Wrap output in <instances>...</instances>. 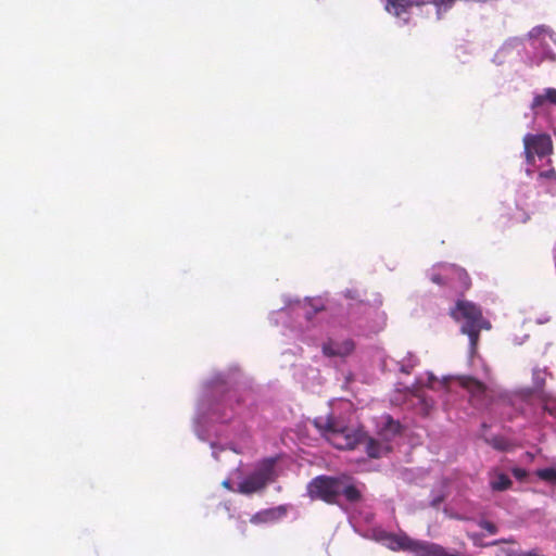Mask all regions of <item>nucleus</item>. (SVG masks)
I'll return each instance as SVG.
<instances>
[{
    "instance_id": "f257e3e1",
    "label": "nucleus",
    "mask_w": 556,
    "mask_h": 556,
    "mask_svg": "<svg viewBox=\"0 0 556 556\" xmlns=\"http://www.w3.org/2000/svg\"><path fill=\"white\" fill-rule=\"evenodd\" d=\"M450 315L454 320L463 323L460 331L468 336L471 353H475L481 330L491 328V324L483 317L480 306L467 300H458L451 308Z\"/></svg>"
},
{
    "instance_id": "f03ea898",
    "label": "nucleus",
    "mask_w": 556,
    "mask_h": 556,
    "mask_svg": "<svg viewBox=\"0 0 556 556\" xmlns=\"http://www.w3.org/2000/svg\"><path fill=\"white\" fill-rule=\"evenodd\" d=\"M317 428L323 430L328 440L339 450H353L362 444L365 433L349 428H340L333 418L315 420Z\"/></svg>"
},
{
    "instance_id": "7ed1b4c3",
    "label": "nucleus",
    "mask_w": 556,
    "mask_h": 556,
    "mask_svg": "<svg viewBox=\"0 0 556 556\" xmlns=\"http://www.w3.org/2000/svg\"><path fill=\"white\" fill-rule=\"evenodd\" d=\"M340 478L318 476L307 484V494L312 500H320L327 504H338L340 496Z\"/></svg>"
},
{
    "instance_id": "20e7f679",
    "label": "nucleus",
    "mask_w": 556,
    "mask_h": 556,
    "mask_svg": "<svg viewBox=\"0 0 556 556\" xmlns=\"http://www.w3.org/2000/svg\"><path fill=\"white\" fill-rule=\"evenodd\" d=\"M525 157L529 165H533L535 156L544 157L553 152V142L548 135L527 134L523 137Z\"/></svg>"
},
{
    "instance_id": "39448f33",
    "label": "nucleus",
    "mask_w": 556,
    "mask_h": 556,
    "mask_svg": "<svg viewBox=\"0 0 556 556\" xmlns=\"http://www.w3.org/2000/svg\"><path fill=\"white\" fill-rule=\"evenodd\" d=\"M273 467L265 466L243 479L238 484V492L245 495L260 492L266 488V485L273 480Z\"/></svg>"
},
{
    "instance_id": "423d86ee",
    "label": "nucleus",
    "mask_w": 556,
    "mask_h": 556,
    "mask_svg": "<svg viewBox=\"0 0 556 556\" xmlns=\"http://www.w3.org/2000/svg\"><path fill=\"white\" fill-rule=\"evenodd\" d=\"M459 384L468 391L472 403L477 407H484L489 405V390L483 382L470 376H463L459 378Z\"/></svg>"
},
{
    "instance_id": "0eeeda50",
    "label": "nucleus",
    "mask_w": 556,
    "mask_h": 556,
    "mask_svg": "<svg viewBox=\"0 0 556 556\" xmlns=\"http://www.w3.org/2000/svg\"><path fill=\"white\" fill-rule=\"evenodd\" d=\"M426 3L425 0H386L384 10L389 14L407 22L412 9L422 7Z\"/></svg>"
},
{
    "instance_id": "6e6552de",
    "label": "nucleus",
    "mask_w": 556,
    "mask_h": 556,
    "mask_svg": "<svg viewBox=\"0 0 556 556\" xmlns=\"http://www.w3.org/2000/svg\"><path fill=\"white\" fill-rule=\"evenodd\" d=\"M446 274L450 276V288L455 290L456 293L463 294L470 289L471 279L464 268L454 264H447Z\"/></svg>"
},
{
    "instance_id": "1a4fd4ad",
    "label": "nucleus",
    "mask_w": 556,
    "mask_h": 556,
    "mask_svg": "<svg viewBox=\"0 0 556 556\" xmlns=\"http://www.w3.org/2000/svg\"><path fill=\"white\" fill-rule=\"evenodd\" d=\"M354 349L355 343L352 339H346L342 342L329 340L321 346L323 354L327 357H346L352 354Z\"/></svg>"
},
{
    "instance_id": "9d476101",
    "label": "nucleus",
    "mask_w": 556,
    "mask_h": 556,
    "mask_svg": "<svg viewBox=\"0 0 556 556\" xmlns=\"http://www.w3.org/2000/svg\"><path fill=\"white\" fill-rule=\"evenodd\" d=\"M287 506L279 505L277 507L263 509L254 514L250 521L254 525L275 522L287 515Z\"/></svg>"
},
{
    "instance_id": "9b49d317",
    "label": "nucleus",
    "mask_w": 556,
    "mask_h": 556,
    "mask_svg": "<svg viewBox=\"0 0 556 556\" xmlns=\"http://www.w3.org/2000/svg\"><path fill=\"white\" fill-rule=\"evenodd\" d=\"M362 444L365 445L366 453L371 458H379L389 452V447L379 443L377 440L365 434Z\"/></svg>"
},
{
    "instance_id": "f8f14e48",
    "label": "nucleus",
    "mask_w": 556,
    "mask_h": 556,
    "mask_svg": "<svg viewBox=\"0 0 556 556\" xmlns=\"http://www.w3.org/2000/svg\"><path fill=\"white\" fill-rule=\"evenodd\" d=\"M348 478H340V495H344L348 502L350 503H356L361 501L362 493L361 491L354 485L346 483Z\"/></svg>"
},
{
    "instance_id": "ddd939ff",
    "label": "nucleus",
    "mask_w": 556,
    "mask_h": 556,
    "mask_svg": "<svg viewBox=\"0 0 556 556\" xmlns=\"http://www.w3.org/2000/svg\"><path fill=\"white\" fill-rule=\"evenodd\" d=\"M545 103L548 104H556V89L555 88H546L544 90V93L534 96L531 109L536 110L541 106H543Z\"/></svg>"
},
{
    "instance_id": "4468645a",
    "label": "nucleus",
    "mask_w": 556,
    "mask_h": 556,
    "mask_svg": "<svg viewBox=\"0 0 556 556\" xmlns=\"http://www.w3.org/2000/svg\"><path fill=\"white\" fill-rule=\"evenodd\" d=\"M513 484L510 478L503 473L498 472L494 475V478L490 481V486L493 491L502 492L508 490Z\"/></svg>"
},
{
    "instance_id": "2eb2a0df",
    "label": "nucleus",
    "mask_w": 556,
    "mask_h": 556,
    "mask_svg": "<svg viewBox=\"0 0 556 556\" xmlns=\"http://www.w3.org/2000/svg\"><path fill=\"white\" fill-rule=\"evenodd\" d=\"M446 265L447 264L439 265L437 267L435 271H433L430 275V280L435 285L450 288L451 282H450V276H448V274H446Z\"/></svg>"
},
{
    "instance_id": "dca6fc26",
    "label": "nucleus",
    "mask_w": 556,
    "mask_h": 556,
    "mask_svg": "<svg viewBox=\"0 0 556 556\" xmlns=\"http://www.w3.org/2000/svg\"><path fill=\"white\" fill-rule=\"evenodd\" d=\"M468 538L471 540L472 544L477 547H488V546H493V545H497L500 543H511L514 542L513 540H495V541H492L490 543H485L483 542V535L481 533H468L467 534Z\"/></svg>"
},
{
    "instance_id": "f3484780",
    "label": "nucleus",
    "mask_w": 556,
    "mask_h": 556,
    "mask_svg": "<svg viewBox=\"0 0 556 556\" xmlns=\"http://www.w3.org/2000/svg\"><path fill=\"white\" fill-rule=\"evenodd\" d=\"M429 3L433 4L437 9V15L440 17L442 12L450 10L456 0H428Z\"/></svg>"
},
{
    "instance_id": "a211bd4d",
    "label": "nucleus",
    "mask_w": 556,
    "mask_h": 556,
    "mask_svg": "<svg viewBox=\"0 0 556 556\" xmlns=\"http://www.w3.org/2000/svg\"><path fill=\"white\" fill-rule=\"evenodd\" d=\"M536 476L547 482H556V469L555 468H543L536 471Z\"/></svg>"
},
{
    "instance_id": "6ab92c4d",
    "label": "nucleus",
    "mask_w": 556,
    "mask_h": 556,
    "mask_svg": "<svg viewBox=\"0 0 556 556\" xmlns=\"http://www.w3.org/2000/svg\"><path fill=\"white\" fill-rule=\"evenodd\" d=\"M485 441L488 444L498 451H506L508 446V443L502 437H493L491 439H486Z\"/></svg>"
},
{
    "instance_id": "aec40b11",
    "label": "nucleus",
    "mask_w": 556,
    "mask_h": 556,
    "mask_svg": "<svg viewBox=\"0 0 556 556\" xmlns=\"http://www.w3.org/2000/svg\"><path fill=\"white\" fill-rule=\"evenodd\" d=\"M479 526L490 534H495L498 531L497 526L489 520H481L479 522Z\"/></svg>"
},
{
    "instance_id": "412c9836",
    "label": "nucleus",
    "mask_w": 556,
    "mask_h": 556,
    "mask_svg": "<svg viewBox=\"0 0 556 556\" xmlns=\"http://www.w3.org/2000/svg\"><path fill=\"white\" fill-rule=\"evenodd\" d=\"M548 27L544 26V25H539V26H535L533 27L530 31H529V37L530 38H538L540 37L541 35L543 34H546L548 31Z\"/></svg>"
},
{
    "instance_id": "4be33fe9",
    "label": "nucleus",
    "mask_w": 556,
    "mask_h": 556,
    "mask_svg": "<svg viewBox=\"0 0 556 556\" xmlns=\"http://www.w3.org/2000/svg\"><path fill=\"white\" fill-rule=\"evenodd\" d=\"M513 475L516 479L522 480L527 477V471L523 468L517 467L513 469Z\"/></svg>"
},
{
    "instance_id": "5701e85b",
    "label": "nucleus",
    "mask_w": 556,
    "mask_h": 556,
    "mask_svg": "<svg viewBox=\"0 0 556 556\" xmlns=\"http://www.w3.org/2000/svg\"><path fill=\"white\" fill-rule=\"evenodd\" d=\"M540 178L555 179L556 180V172L555 169H548L545 172H541L539 174Z\"/></svg>"
},
{
    "instance_id": "b1692460",
    "label": "nucleus",
    "mask_w": 556,
    "mask_h": 556,
    "mask_svg": "<svg viewBox=\"0 0 556 556\" xmlns=\"http://www.w3.org/2000/svg\"><path fill=\"white\" fill-rule=\"evenodd\" d=\"M388 427L390 428V431L394 434L399 433L401 429V425L392 419H389Z\"/></svg>"
},
{
    "instance_id": "393cba45",
    "label": "nucleus",
    "mask_w": 556,
    "mask_h": 556,
    "mask_svg": "<svg viewBox=\"0 0 556 556\" xmlns=\"http://www.w3.org/2000/svg\"><path fill=\"white\" fill-rule=\"evenodd\" d=\"M442 501H443L442 496L435 497V498L432 500L431 506L438 507L441 504Z\"/></svg>"
}]
</instances>
